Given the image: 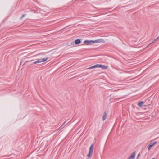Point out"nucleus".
Returning a JSON list of instances; mask_svg holds the SVG:
<instances>
[{"instance_id":"1","label":"nucleus","mask_w":159,"mask_h":159,"mask_svg":"<svg viewBox=\"0 0 159 159\" xmlns=\"http://www.w3.org/2000/svg\"><path fill=\"white\" fill-rule=\"evenodd\" d=\"M103 40L102 39H99L94 40H86L84 41V43L86 45H89L95 43L103 42Z\"/></svg>"},{"instance_id":"2","label":"nucleus","mask_w":159,"mask_h":159,"mask_svg":"<svg viewBox=\"0 0 159 159\" xmlns=\"http://www.w3.org/2000/svg\"><path fill=\"white\" fill-rule=\"evenodd\" d=\"M81 42V39H76L75 42L74 41L71 42L70 43H69V44H68V45L69 46H71L72 47H74L75 46V43L77 45L79 44Z\"/></svg>"},{"instance_id":"3","label":"nucleus","mask_w":159,"mask_h":159,"mask_svg":"<svg viewBox=\"0 0 159 159\" xmlns=\"http://www.w3.org/2000/svg\"><path fill=\"white\" fill-rule=\"evenodd\" d=\"M93 144H92L89 148V152L87 155V157L89 158H90L92 156L93 150Z\"/></svg>"},{"instance_id":"4","label":"nucleus","mask_w":159,"mask_h":159,"mask_svg":"<svg viewBox=\"0 0 159 159\" xmlns=\"http://www.w3.org/2000/svg\"><path fill=\"white\" fill-rule=\"evenodd\" d=\"M31 62V65L34 64H37L40 63L39 59H36V60H33L30 61Z\"/></svg>"},{"instance_id":"5","label":"nucleus","mask_w":159,"mask_h":159,"mask_svg":"<svg viewBox=\"0 0 159 159\" xmlns=\"http://www.w3.org/2000/svg\"><path fill=\"white\" fill-rule=\"evenodd\" d=\"M99 68V64H97L94 65L93 66H91L88 68V69H92L95 68Z\"/></svg>"},{"instance_id":"6","label":"nucleus","mask_w":159,"mask_h":159,"mask_svg":"<svg viewBox=\"0 0 159 159\" xmlns=\"http://www.w3.org/2000/svg\"><path fill=\"white\" fill-rule=\"evenodd\" d=\"M135 156V153L133 152L131 154L130 156L128 158V159H134Z\"/></svg>"},{"instance_id":"7","label":"nucleus","mask_w":159,"mask_h":159,"mask_svg":"<svg viewBox=\"0 0 159 159\" xmlns=\"http://www.w3.org/2000/svg\"><path fill=\"white\" fill-rule=\"evenodd\" d=\"M99 68H102L103 69H106L107 68V66L99 64Z\"/></svg>"},{"instance_id":"8","label":"nucleus","mask_w":159,"mask_h":159,"mask_svg":"<svg viewBox=\"0 0 159 159\" xmlns=\"http://www.w3.org/2000/svg\"><path fill=\"white\" fill-rule=\"evenodd\" d=\"M107 114L106 112H104L103 113V116L102 117V119L103 120H105L107 117Z\"/></svg>"},{"instance_id":"9","label":"nucleus","mask_w":159,"mask_h":159,"mask_svg":"<svg viewBox=\"0 0 159 159\" xmlns=\"http://www.w3.org/2000/svg\"><path fill=\"white\" fill-rule=\"evenodd\" d=\"M48 59V58L45 57V58H43L39 59L40 63H41L42 62H43L45 61H47Z\"/></svg>"},{"instance_id":"10","label":"nucleus","mask_w":159,"mask_h":159,"mask_svg":"<svg viewBox=\"0 0 159 159\" xmlns=\"http://www.w3.org/2000/svg\"><path fill=\"white\" fill-rule=\"evenodd\" d=\"M143 103V102H141L138 103V105L140 107H141Z\"/></svg>"},{"instance_id":"11","label":"nucleus","mask_w":159,"mask_h":159,"mask_svg":"<svg viewBox=\"0 0 159 159\" xmlns=\"http://www.w3.org/2000/svg\"><path fill=\"white\" fill-rule=\"evenodd\" d=\"M153 146V144L152 143L150 144L149 145V147H148V149L149 150H150L151 148Z\"/></svg>"},{"instance_id":"12","label":"nucleus","mask_w":159,"mask_h":159,"mask_svg":"<svg viewBox=\"0 0 159 159\" xmlns=\"http://www.w3.org/2000/svg\"><path fill=\"white\" fill-rule=\"evenodd\" d=\"M26 15V14H24L22 15L21 17H20V19H22Z\"/></svg>"},{"instance_id":"13","label":"nucleus","mask_w":159,"mask_h":159,"mask_svg":"<svg viewBox=\"0 0 159 159\" xmlns=\"http://www.w3.org/2000/svg\"><path fill=\"white\" fill-rule=\"evenodd\" d=\"M159 39V36L154 40V41H155L158 39Z\"/></svg>"},{"instance_id":"14","label":"nucleus","mask_w":159,"mask_h":159,"mask_svg":"<svg viewBox=\"0 0 159 159\" xmlns=\"http://www.w3.org/2000/svg\"><path fill=\"white\" fill-rule=\"evenodd\" d=\"M65 123V122H64L63 124H62V125L61 126V127H60V128H61L62 127V126L63 125H64V124Z\"/></svg>"},{"instance_id":"15","label":"nucleus","mask_w":159,"mask_h":159,"mask_svg":"<svg viewBox=\"0 0 159 159\" xmlns=\"http://www.w3.org/2000/svg\"><path fill=\"white\" fill-rule=\"evenodd\" d=\"M156 143H157V142H154V143H153L152 144H153V145H154Z\"/></svg>"},{"instance_id":"16","label":"nucleus","mask_w":159,"mask_h":159,"mask_svg":"<svg viewBox=\"0 0 159 159\" xmlns=\"http://www.w3.org/2000/svg\"><path fill=\"white\" fill-rule=\"evenodd\" d=\"M117 104H118V103H116V104H115V106H117Z\"/></svg>"},{"instance_id":"17","label":"nucleus","mask_w":159,"mask_h":159,"mask_svg":"<svg viewBox=\"0 0 159 159\" xmlns=\"http://www.w3.org/2000/svg\"><path fill=\"white\" fill-rule=\"evenodd\" d=\"M152 159H155V158H152Z\"/></svg>"}]
</instances>
